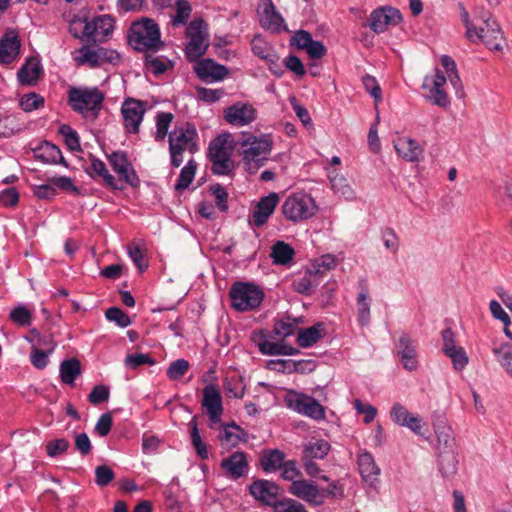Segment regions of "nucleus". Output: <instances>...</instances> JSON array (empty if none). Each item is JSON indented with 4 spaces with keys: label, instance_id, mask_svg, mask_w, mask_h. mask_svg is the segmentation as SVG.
Wrapping results in <instances>:
<instances>
[{
    "label": "nucleus",
    "instance_id": "nucleus-1",
    "mask_svg": "<svg viewBox=\"0 0 512 512\" xmlns=\"http://www.w3.org/2000/svg\"><path fill=\"white\" fill-rule=\"evenodd\" d=\"M127 39L129 45L139 52H157L165 46L161 40L159 25L148 17L132 22Z\"/></svg>",
    "mask_w": 512,
    "mask_h": 512
},
{
    "label": "nucleus",
    "instance_id": "nucleus-2",
    "mask_svg": "<svg viewBox=\"0 0 512 512\" xmlns=\"http://www.w3.org/2000/svg\"><path fill=\"white\" fill-rule=\"evenodd\" d=\"M67 98L74 112L94 121L99 117L105 95L97 87H70Z\"/></svg>",
    "mask_w": 512,
    "mask_h": 512
},
{
    "label": "nucleus",
    "instance_id": "nucleus-3",
    "mask_svg": "<svg viewBox=\"0 0 512 512\" xmlns=\"http://www.w3.org/2000/svg\"><path fill=\"white\" fill-rule=\"evenodd\" d=\"M237 144L243 148V161L252 174L266 163L272 150V141L267 136L258 138L253 134H243V139Z\"/></svg>",
    "mask_w": 512,
    "mask_h": 512
},
{
    "label": "nucleus",
    "instance_id": "nucleus-4",
    "mask_svg": "<svg viewBox=\"0 0 512 512\" xmlns=\"http://www.w3.org/2000/svg\"><path fill=\"white\" fill-rule=\"evenodd\" d=\"M264 296V291L250 282H235L229 291L231 307L238 312L257 309L261 305Z\"/></svg>",
    "mask_w": 512,
    "mask_h": 512
},
{
    "label": "nucleus",
    "instance_id": "nucleus-5",
    "mask_svg": "<svg viewBox=\"0 0 512 512\" xmlns=\"http://www.w3.org/2000/svg\"><path fill=\"white\" fill-rule=\"evenodd\" d=\"M283 215L292 222H300L313 217L317 212L314 199L307 194H292L281 207Z\"/></svg>",
    "mask_w": 512,
    "mask_h": 512
},
{
    "label": "nucleus",
    "instance_id": "nucleus-6",
    "mask_svg": "<svg viewBox=\"0 0 512 512\" xmlns=\"http://www.w3.org/2000/svg\"><path fill=\"white\" fill-rule=\"evenodd\" d=\"M186 36L189 42L185 46V55L188 61H197L203 56L208 48V44L204 43L208 38L207 23L202 18L193 19L187 29Z\"/></svg>",
    "mask_w": 512,
    "mask_h": 512
},
{
    "label": "nucleus",
    "instance_id": "nucleus-7",
    "mask_svg": "<svg viewBox=\"0 0 512 512\" xmlns=\"http://www.w3.org/2000/svg\"><path fill=\"white\" fill-rule=\"evenodd\" d=\"M285 402L288 408L314 420L325 418V407L315 398L304 393L290 391L285 397Z\"/></svg>",
    "mask_w": 512,
    "mask_h": 512
},
{
    "label": "nucleus",
    "instance_id": "nucleus-8",
    "mask_svg": "<svg viewBox=\"0 0 512 512\" xmlns=\"http://www.w3.org/2000/svg\"><path fill=\"white\" fill-rule=\"evenodd\" d=\"M107 159L113 171L119 175L120 180L124 181L132 188H138L140 186V178L129 160L126 151H114L107 156Z\"/></svg>",
    "mask_w": 512,
    "mask_h": 512
},
{
    "label": "nucleus",
    "instance_id": "nucleus-9",
    "mask_svg": "<svg viewBox=\"0 0 512 512\" xmlns=\"http://www.w3.org/2000/svg\"><path fill=\"white\" fill-rule=\"evenodd\" d=\"M146 112L145 102L134 98H126L121 107L123 124L128 133L139 132L140 124Z\"/></svg>",
    "mask_w": 512,
    "mask_h": 512
},
{
    "label": "nucleus",
    "instance_id": "nucleus-10",
    "mask_svg": "<svg viewBox=\"0 0 512 512\" xmlns=\"http://www.w3.org/2000/svg\"><path fill=\"white\" fill-rule=\"evenodd\" d=\"M197 137L195 125L186 123L185 127L176 128L169 134V148L178 149L182 152L188 150L191 154H194L198 149Z\"/></svg>",
    "mask_w": 512,
    "mask_h": 512
},
{
    "label": "nucleus",
    "instance_id": "nucleus-11",
    "mask_svg": "<svg viewBox=\"0 0 512 512\" xmlns=\"http://www.w3.org/2000/svg\"><path fill=\"white\" fill-rule=\"evenodd\" d=\"M281 488L273 481L256 479L249 486V493L264 506L273 508L279 501Z\"/></svg>",
    "mask_w": 512,
    "mask_h": 512
},
{
    "label": "nucleus",
    "instance_id": "nucleus-12",
    "mask_svg": "<svg viewBox=\"0 0 512 512\" xmlns=\"http://www.w3.org/2000/svg\"><path fill=\"white\" fill-rule=\"evenodd\" d=\"M202 406L206 409L211 422L210 428H214V424L221 422L223 413L222 396L215 385L208 384L204 387Z\"/></svg>",
    "mask_w": 512,
    "mask_h": 512
},
{
    "label": "nucleus",
    "instance_id": "nucleus-13",
    "mask_svg": "<svg viewBox=\"0 0 512 512\" xmlns=\"http://www.w3.org/2000/svg\"><path fill=\"white\" fill-rule=\"evenodd\" d=\"M403 20L401 12L391 6H382L370 15V28L377 34L384 32L389 25H398Z\"/></svg>",
    "mask_w": 512,
    "mask_h": 512
},
{
    "label": "nucleus",
    "instance_id": "nucleus-14",
    "mask_svg": "<svg viewBox=\"0 0 512 512\" xmlns=\"http://www.w3.org/2000/svg\"><path fill=\"white\" fill-rule=\"evenodd\" d=\"M224 119L231 125L244 126L252 123L257 117L256 109L248 103L236 102L224 109Z\"/></svg>",
    "mask_w": 512,
    "mask_h": 512
},
{
    "label": "nucleus",
    "instance_id": "nucleus-15",
    "mask_svg": "<svg viewBox=\"0 0 512 512\" xmlns=\"http://www.w3.org/2000/svg\"><path fill=\"white\" fill-rule=\"evenodd\" d=\"M220 467L230 479L237 480L244 477L249 471L247 455L242 451H236L229 457L223 459L220 463Z\"/></svg>",
    "mask_w": 512,
    "mask_h": 512
},
{
    "label": "nucleus",
    "instance_id": "nucleus-16",
    "mask_svg": "<svg viewBox=\"0 0 512 512\" xmlns=\"http://www.w3.org/2000/svg\"><path fill=\"white\" fill-rule=\"evenodd\" d=\"M288 491L310 505L320 506L323 504V500L320 499V489L314 482L304 479L295 480L289 486Z\"/></svg>",
    "mask_w": 512,
    "mask_h": 512
},
{
    "label": "nucleus",
    "instance_id": "nucleus-17",
    "mask_svg": "<svg viewBox=\"0 0 512 512\" xmlns=\"http://www.w3.org/2000/svg\"><path fill=\"white\" fill-rule=\"evenodd\" d=\"M196 75L203 81H220L225 78L229 70L226 66L215 62L213 59L207 58L197 61L194 66Z\"/></svg>",
    "mask_w": 512,
    "mask_h": 512
},
{
    "label": "nucleus",
    "instance_id": "nucleus-18",
    "mask_svg": "<svg viewBox=\"0 0 512 512\" xmlns=\"http://www.w3.org/2000/svg\"><path fill=\"white\" fill-rule=\"evenodd\" d=\"M279 200L280 197L275 192H271L259 200L252 214L254 226L259 228L267 223L269 217L277 207Z\"/></svg>",
    "mask_w": 512,
    "mask_h": 512
},
{
    "label": "nucleus",
    "instance_id": "nucleus-19",
    "mask_svg": "<svg viewBox=\"0 0 512 512\" xmlns=\"http://www.w3.org/2000/svg\"><path fill=\"white\" fill-rule=\"evenodd\" d=\"M253 341L257 343L259 351L264 355H296L300 351L288 344L282 342H271L266 340L264 331L253 334Z\"/></svg>",
    "mask_w": 512,
    "mask_h": 512
},
{
    "label": "nucleus",
    "instance_id": "nucleus-20",
    "mask_svg": "<svg viewBox=\"0 0 512 512\" xmlns=\"http://www.w3.org/2000/svg\"><path fill=\"white\" fill-rule=\"evenodd\" d=\"M32 151L34 158L45 164H61L64 167H68V163L63 157L60 148L49 141H42Z\"/></svg>",
    "mask_w": 512,
    "mask_h": 512
},
{
    "label": "nucleus",
    "instance_id": "nucleus-21",
    "mask_svg": "<svg viewBox=\"0 0 512 512\" xmlns=\"http://www.w3.org/2000/svg\"><path fill=\"white\" fill-rule=\"evenodd\" d=\"M396 347L403 367L408 371L416 370L418 366L417 352L407 333L401 334Z\"/></svg>",
    "mask_w": 512,
    "mask_h": 512
},
{
    "label": "nucleus",
    "instance_id": "nucleus-22",
    "mask_svg": "<svg viewBox=\"0 0 512 512\" xmlns=\"http://www.w3.org/2000/svg\"><path fill=\"white\" fill-rule=\"evenodd\" d=\"M21 42L16 31L8 30L0 38V63L10 64L19 53Z\"/></svg>",
    "mask_w": 512,
    "mask_h": 512
},
{
    "label": "nucleus",
    "instance_id": "nucleus-23",
    "mask_svg": "<svg viewBox=\"0 0 512 512\" xmlns=\"http://www.w3.org/2000/svg\"><path fill=\"white\" fill-rule=\"evenodd\" d=\"M84 171L93 179L102 178L104 185L111 190H123L124 187L119 185L115 177L109 173L105 163L91 155V165L84 168Z\"/></svg>",
    "mask_w": 512,
    "mask_h": 512
},
{
    "label": "nucleus",
    "instance_id": "nucleus-24",
    "mask_svg": "<svg viewBox=\"0 0 512 512\" xmlns=\"http://www.w3.org/2000/svg\"><path fill=\"white\" fill-rule=\"evenodd\" d=\"M391 419L398 425L408 427L415 434L421 435V419L412 415L403 405L395 403L390 411Z\"/></svg>",
    "mask_w": 512,
    "mask_h": 512
},
{
    "label": "nucleus",
    "instance_id": "nucleus-25",
    "mask_svg": "<svg viewBox=\"0 0 512 512\" xmlns=\"http://www.w3.org/2000/svg\"><path fill=\"white\" fill-rule=\"evenodd\" d=\"M494 27L490 30H485L483 27H475L473 38H477L483 42L490 50H502L503 33L499 24H492ZM475 41V39H473Z\"/></svg>",
    "mask_w": 512,
    "mask_h": 512
},
{
    "label": "nucleus",
    "instance_id": "nucleus-26",
    "mask_svg": "<svg viewBox=\"0 0 512 512\" xmlns=\"http://www.w3.org/2000/svg\"><path fill=\"white\" fill-rule=\"evenodd\" d=\"M399 156L408 162H419L423 155V148L412 138L402 137L394 144Z\"/></svg>",
    "mask_w": 512,
    "mask_h": 512
},
{
    "label": "nucleus",
    "instance_id": "nucleus-27",
    "mask_svg": "<svg viewBox=\"0 0 512 512\" xmlns=\"http://www.w3.org/2000/svg\"><path fill=\"white\" fill-rule=\"evenodd\" d=\"M41 72L40 61L35 57H29L19 68L17 78L21 85L33 86L36 84Z\"/></svg>",
    "mask_w": 512,
    "mask_h": 512
},
{
    "label": "nucleus",
    "instance_id": "nucleus-28",
    "mask_svg": "<svg viewBox=\"0 0 512 512\" xmlns=\"http://www.w3.org/2000/svg\"><path fill=\"white\" fill-rule=\"evenodd\" d=\"M326 335V328L323 322H317L308 328H300L297 334V344L302 348H308L317 343Z\"/></svg>",
    "mask_w": 512,
    "mask_h": 512
},
{
    "label": "nucleus",
    "instance_id": "nucleus-29",
    "mask_svg": "<svg viewBox=\"0 0 512 512\" xmlns=\"http://www.w3.org/2000/svg\"><path fill=\"white\" fill-rule=\"evenodd\" d=\"M285 453L279 449H264L259 458V465L266 473L280 470L284 464Z\"/></svg>",
    "mask_w": 512,
    "mask_h": 512
},
{
    "label": "nucleus",
    "instance_id": "nucleus-30",
    "mask_svg": "<svg viewBox=\"0 0 512 512\" xmlns=\"http://www.w3.org/2000/svg\"><path fill=\"white\" fill-rule=\"evenodd\" d=\"M433 426L438 440L439 451L455 449L454 433L452 428L447 425L446 420L442 417H437L433 422Z\"/></svg>",
    "mask_w": 512,
    "mask_h": 512
},
{
    "label": "nucleus",
    "instance_id": "nucleus-31",
    "mask_svg": "<svg viewBox=\"0 0 512 512\" xmlns=\"http://www.w3.org/2000/svg\"><path fill=\"white\" fill-rule=\"evenodd\" d=\"M230 139H232V135L230 133H222L210 141L207 151V158L209 161L222 158L226 155H231L234 147L228 146Z\"/></svg>",
    "mask_w": 512,
    "mask_h": 512
},
{
    "label": "nucleus",
    "instance_id": "nucleus-32",
    "mask_svg": "<svg viewBox=\"0 0 512 512\" xmlns=\"http://www.w3.org/2000/svg\"><path fill=\"white\" fill-rule=\"evenodd\" d=\"M357 463L360 475L364 481L373 483L375 480H377L380 469L375 464L371 453L365 451L359 454Z\"/></svg>",
    "mask_w": 512,
    "mask_h": 512
},
{
    "label": "nucleus",
    "instance_id": "nucleus-33",
    "mask_svg": "<svg viewBox=\"0 0 512 512\" xmlns=\"http://www.w3.org/2000/svg\"><path fill=\"white\" fill-rule=\"evenodd\" d=\"M260 22L263 28L272 30L275 33H279L283 29L284 19L281 14L276 11L272 0H268V3L265 5L263 17Z\"/></svg>",
    "mask_w": 512,
    "mask_h": 512
},
{
    "label": "nucleus",
    "instance_id": "nucleus-34",
    "mask_svg": "<svg viewBox=\"0 0 512 512\" xmlns=\"http://www.w3.org/2000/svg\"><path fill=\"white\" fill-rule=\"evenodd\" d=\"M439 471L444 477H450L457 472L458 457L455 449L440 450L438 454Z\"/></svg>",
    "mask_w": 512,
    "mask_h": 512
},
{
    "label": "nucleus",
    "instance_id": "nucleus-35",
    "mask_svg": "<svg viewBox=\"0 0 512 512\" xmlns=\"http://www.w3.org/2000/svg\"><path fill=\"white\" fill-rule=\"evenodd\" d=\"M60 378L64 384L73 385L76 378L81 375V362L77 358L63 360L60 363Z\"/></svg>",
    "mask_w": 512,
    "mask_h": 512
},
{
    "label": "nucleus",
    "instance_id": "nucleus-36",
    "mask_svg": "<svg viewBox=\"0 0 512 512\" xmlns=\"http://www.w3.org/2000/svg\"><path fill=\"white\" fill-rule=\"evenodd\" d=\"M295 255L294 249L284 241H277L271 248V258L277 265L289 264Z\"/></svg>",
    "mask_w": 512,
    "mask_h": 512
},
{
    "label": "nucleus",
    "instance_id": "nucleus-37",
    "mask_svg": "<svg viewBox=\"0 0 512 512\" xmlns=\"http://www.w3.org/2000/svg\"><path fill=\"white\" fill-rule=\"evenodd\" d=\"M74 61L77 66L88 64L91 68L99 67V55L97 49H91L90 45H84L74 51Z\"/></svg>",
    "mask_w": 512,
    "mask_h": 512
},
{
    "label": "nucleus",
    "instance_id": "nucleus-38",
    "mask_svg": "<svg viewBox=\"0 0 512 512\" xmlns=\"http://www.w3.org/2000/svg\"><path fill=\"white\" fill-rule=\"evenodd\" d=\"M330 448L329 442L323 439L309 442L303 449L302 459H324L328 455Z\"/></svg>",
    "mask_w": 512,
    "mask_h": 512
},
{
    "label": "nucleus",
    "instance_id": "nucleus-39",
    "mask_svg": "<svg viewBox=\"0 0 512 512\" xmlns=\"http://www.w3.org/2000/svg\"><path fill=\"white\" fill-rule=\"evenodd\" d=\"M197 170V163L194 159H190L181 169L177 182L174 186L176 192L182 193L193 182Z\"/></svg>",
    "mask_w": 512,
    "mask_h": 512
},
{
    "label": "nucleus",
    "instance_id": "nucleus-40",
    "mask_svg": "<svg viewBox=\"0 0 512 512\" xmlns=\"http://www.w3.org/2000/svg\"><path fill=\"white\" fill-rule=\"evenodd\" d=\"M190 427V437H191V443L194 449L196 450L197 455L202 459H208L209 452L207 445L203 442L199 429H198V423H197V416H194L191 421L189 422Z\"/></svg>",
    "mask_w": 512,
    "mask_h": 512
},
{
    "label": "nucleus",
    "instance_id": "nucleus-41",
    "mask_svg": "<svg viewBox=\"0 0 512 512\" xmlns=\"http://www.w3.org/2000/svg\"><path fill=\"white\" fill-rule=\"evenodd\" d=\"M370 302L367 288H363L357 296L358 322L361 326H366L370 322Z\"/></svg>",
    "mask_w": 512,
    "mask_h": 512
},
{
    "label": "nucleus",
    "instance_id": "nucleus-42",
    "mask_svg": "<svg viewBox=\"0 0 512 512\" xmlns=\"http://www.w3.org/2000/svg\"><path fill=\"white\" fill-rule=\"evenodd\" d=\"M145 53L144 65L155 75H161L168 70L169 67H173L172 61L168 59H162L160 57H153L149 52Z\"/></svg>",
    "mask_w": 512,
    "mask_h": 512
},
{
    "label": "nucleus",
    "instance_id": "nucleus-43",
    "mask_svg": "<svg viewBox=\"0 0 512 512\" xmlns=\"http://www.w3.org/2000/svg\"><path fill=\"white\" fill-rule=\"evenodd\" d=\"M9 319L17 326L27 327L32 323L33 314L26 306L18 305L10 311Z\"/></svg>",
    "mask_w": 512,
    "mask_h": 512
},
{
    "label": "nucleus",
    "instance_id": "nucleus-44",
    "mask_svg": "<svg viewBox=\"0 0 512 512\" xmlns=\"http://www.w3.org/2000/svg\"><path fill=\"white\" fill-rule=\"evenodd\" d=\"M251 49L254 55L264 61L269 57H274V53H276L273 47L267 43L260 35H255L252 39Z\"/></svg>",
    "mask_w": 512,
    "mask_h": 512
},
{
    "label": "nucleus",
    "instance_id": "nucleus-45",
    "mask_svg": "<svg viewBox=\"0 0 512 512\" xmlns=\"http://www.w3.org/2000/svg\"><path fill=\"white\" fill-rule=\"evenodd\" d=\"M211 162V172L214 175L222 176H230L233 174L235 169V163L231 159V155H226L222 158L215 159Z\"/></svg>",
    "mask_w": 512,
    "mask_h": 512
},
{
    "label": "nucleus",
    "instance_id": "nucleus-46",
    "mask_svg": "<svg viewBox=\"0 0 512 512\" xmlns=\"http://www.w3.org/2000/svg\"><path fill=\"white\" fill-rule=\"evenodd\" d=\"M176 14L172 18V25L178 27L185 25L191 15L192 7L188 0H176Z\"/></svg>",
    "mask_w": 512,
    "mask_h": 512
},
{
    "label": "nucleus",
    "instance_id": "nucleus-47",
    "mask_svg": "<svg viewBox=\"0 0 512 512\" xmlns=\"http://www.w3.org/2000/svg\"><path fill=\"white\" fill-rule=\"evenodd\" d=\"M173 114L169 112H159L156 116V132L155 140L162 141L168 134L171 122L173 121Z\"/></svg>",
    "mask_w": 512,
    "mask_h": 512
},
{
    "label": "nucleus",
    "instance_id": "nucleus-48",
    "mask_svg": "<svg viewBox=\"0 0 512 512\" xmlns=\"http://www.w3.org/2000/svg\"><path fill=\"white\" fill-rule=\"evenodd\" d=\"M45 100L44 98L35 93L30 92L24 94L19 101V106L24 112H32L33 110H37L44 106Z\"/></svg>",
    "mask_w": 512,
    "mask_h": 512
},
{
    "label": "nucleus",
    "instance_id": "nucleus-49",
    "mask_svg": "<svg viewBox=\"0 0 512 512\" xmlns=\"http://www.w3.org/2000/svg\"><path fill=\"white\" fill-rule=\"evenodd\" d=\"M58 133L65 137V144L71 151H81L80 138L78 133L68 124H62Z\"/></svg>",
    "mask_w": 512,
    "mask_h": 512
},
{
    "label": "nucleus",
    "instance_id": "nucleus-50",
    "mask_svg": "<svg viewBox=\"0 0 512 512\" xmlns=\"http://www.w3.org/2000/svg\"><path fill=\"white\" fill-rule=\"evenodd\" d=\"M298 322L299 320L292 319L290 316L282 320H277L274 324L273 333L282 338L289 337L294 334Z\"/></svg>",
    "mask_w": 512,
    "mask_h": 512
},
{
    "label": "nucleus",
    "instance_id": "nucleus-51",
    "mask_svg": "<svg viewBox=\"0 0 512 512\" xmlns=\"http://www.w3.org/2000/svg\"><path fill=\"white\" fill-rule=\"evenodd\" d=\"M273 512H308L305 506L295 499L283 497L272 508Z\"/></svg>",
    "mask_w": 512,
    "mask_h": 512
},
{
    "label": "nucleus",
    "instance_id": "nucleus-52",
    "mask_svg": "<svg viewBox=\"0 0 512 512\" xmlns=\"http://www.w3.org/2000/svg\"><path fill=\"white\" fill-rule=\"evenodd\" d=\"M127 249L129 257L132 259L139 272L142 273L145 271L149 264L142 248L138 244L131 243L128 245Z\"/></svg>",
    "mask_w": 512,
    "mask_h": 512
},
{
    "label": "nucleus",
    "instance_id": "nucleus-53",
    "mask_svg": "<svg viewBox=\"0 0 512 512\" xmlns=\"http://www.w3.org/2000/svg\"><path fill=\"white\" fill-rule=\"evenodd\" d=\"M190 364L187 360L181 358L170 363L166 375L172 381L180 380L189 370Z\"/></svg>",
    "mask_w": 512,
    "mask_h": 512
},
{
    "label": "nucleus",
    "instance_id": "nucleus-54",
    "mask_svg": "<svg viewBox=\"0 0 512 512\" xmlns=\"http://www.w3.org/2000/svg\"><path fill=\"white\" fill-rule=\"evenodd\" d=\"M209 192L215 197V205L223 212H228L229 194L221 184H214L209 187Z\"/></svg>",
    "mask_w": 512,
    "mask_h": 512
},
{
    "label": "nucleus",
    "instance_id": "nucleus-55",
    "mask_svg": "<svg viewBox=\"0 0 512 512\" xmlns=\"http://www.w3.org/2000/svg\"><path fill=\"white\" fill-rule=\"evenodd\" d=\"M303 363H305L304 360L296 362L293 360L277 359L269 361V368L278 372H302L300 366H302Z\"/></svg>",
    "mask_w": 512,
    "mask_h": 512
},
{
    "label": "nucleus",
    "instance_id": "nucleus-56",
    "mask_svg": "<svg viewBox=\"0 0 512 512\" xmlns=\"http://www.w3.org/2000/svg\"><path fill=\"white\" fill-rule=\"evenodd\" d=\"M105 317L115 322L119 327L126 328L131 324V319L127 313L118 307H110L105 311Z\"/></svg>",
    "mask_w": 512,
    "mask_h": 512
},
{
    "label": "nucleus",
    "instance_id": "nucleus-57",
    "mask_svg": "<svg viewBox=\"0 0 512 512\" xmlns=\"http://www.w3.org/2000/svg\"><path fill=\"white\" fill-rule=\"evenodd\" d=\"M362 83L367 93H369L377 105L382 101V89L374 76L366 74L362 77Z\"/></svg>",
    "mask_w": 512,
    "mask_h": 512
},
{
    "label": "nucleus",
    "instance_id": "nucleus-58",
    "mask_svg": "<svg viewBox=\"0 0 512 512\" xmlns=\"http://www.w3.org/2000/svg\"><path fill=\"white\" fill-rule=\"evenodd\" d=\"M319 285V280L311 279L307 274L304 277L298 278L293 281V289L302 294L309 296L312 294L313 288Z\"/></svg>",
    "mask_w": 512,
    "mask_h": 512
},
{
    "label": "nucleus",
    "instance_id": "nucleus-59",
    "mask_svg": "<svg viewBox=\"0 0 512 512\" xmlns=\"http://www.w3.org/2000/svg\"><path fill=\"white\" fill-rule=\"evenodd\" d=\"M115 478V473L108 465H99L95 468V483L99 487H105Z\"/></svg>",
    "mask_w": 512,
    "mask_h": 512
},
{
    "label": "nucleus",
    "instance_id": "nucleus-60",
    "mask_svg": "<svg viewBox=\"0 0 512 512\" xmlns=\"http://www.w3.org/2000/svg\"><path fill=\"white\" fill-rule=\"evenodd\" d=\"M426 99L441 108H446L450 105V99L441 87H430L429 95L426 96Z\"/></svg>",
    "mask_w": 512,
    "mask_h": 512
},
{
    "label": "nucleus",
    "instance_id": "nucleus-61",
    "mask_svg": "<svg viewBox=\"0 0 512 512\" xmlns=\"http://www.w3.org/2000/svg\"><path fill=\"white\" fill-rule=\"evenodd\" d=\"M48 182L63 191L71 192L75 195H81L80 189L74 185L73 180L67 176H58L48 178Z\"/></svg>",
    "mask_w": 512,
    "mask_h": 512
},
{
    "label": "nucleus",
    "instance_id": "nucleus-62",
    "mask_svg": "<svg viewBox=\"0 0 512 512\" xmlns=\"http://www.w3.org/2000/svg\"><path fill=\"white\" fill-rule=\"evenodd\" d=\"M109 396H110L109 387L104 384H99L92 388L90 394L88 395V401L92 405H99L103 402L108 401Z\"/></svg>",
    "mask_w": 512,
    "mask_h": 512
},
{
    "label": "nucleus",
    "instance_id": "nucleus-63",
    "mask_svg": "<svg viewBox=\"0 0 512 512\" xmlns=\"http://www.w3.org/2000/svg\"><path fill=\"white\" fill-rule=\"evenodd\" d=\"M70 443L65 438H58L46 444V452L49 457H56L68 451Z\"/></svg>",
    "mask_w": 512,
    "mask_h": 512
},
{
    "label": "nucleus",
    "instance_id": "nucleus-64",
    "mask_svg": "<svg viewBox=\"0 0 512 512\" xmlns=\"http://www.w3.org/2000/svg\"><path fill=\"white\" fill-rule=\"evenodd\" d=\"M493 353L497 356L502 354L499 361L506 372L512 377V351L510 350V346L504 343L499 348H493Z\"/></svg>",
    "mask_w": 512,
    "mask_h": 512
}]
</instances>
